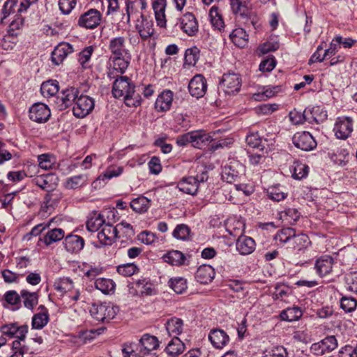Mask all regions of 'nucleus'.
<instances>
[{
    "label": "nucleus",
    "instance_id": "f257e3e1",
    "mask_svg": "<svg viewBox=\"0 0 357 357\" xmlns=\"http://www.w3.org/2000/svg\"><path fill=\"white\" fill-rule=\"evenodd\" d=\"M108 49L111 53L108 77L114 78V72L119 75L125 73L130 64L131 55L129 50L126 49V38L123 36L112 38L109 40Z\"/></svg>",
    "mask_w": 357,
    "mask_h": 357
},
{
    "label": "nucleus",
    "instance_id": "f03ea898",
    "mask_svg": "<svg viewBox=\"0 0 357 357\" xmlns=\"http://www.w3.org/2000/svg\"><path fill=\"white\" fill-rule=\"evenodd\" d=\"M119 311L117 305L110 302L93 304L90 310L91 316L98 321H109L113 319Z\"/></svg>",
    "mask_w": 357,
    "mask_h": 357
},
{
    "label": "nucleus",
    "instance_id": "7ed1b4c3",
    "mask_svg": "<svg viewBox=\"0 0 357 357\" xmlns=\"http://www.w3.org/2000/svg\"><path fill=\"white\" fill-rule=\"evenodd\" d=\"M244 173V166L238 161L233 160L222 169V178L227 183H231L237 181Z\"/></svg>",
    "mask_w": 357,
    "mask_h": 357
},
{
    "label": "nucleus",
    "instance_id": "20e7f679",
    "mask_svg": "<svg viewBox=\"0 0 357 357\" xmlns=\"http://www.w3.org/2000/svg\"><path fill=\"white\" fill-rule=\"evenodd\" d=\"M94 100L84 95L79 96L74 104L73 111L75 116L79 118L85 117L94 108Z\"/></svg>",
    "mask_w": 357,
    "mask_h": 357
},
{
    "label": "nucleus",
    "instance_id": "39448f33",
    "mask_svg": "<svg viewBox=\"0 0 357 357\" xmlns=\"http://www.w3.org/2000/svg\"><path fill=\"white\" fill-rule=\"evenodd\" d=\"M337 341L335 336H328L324 340L311 345L310 351L316 356H323L335 349Z\"/></svg>",
    "mask_w": 357,
    "mask_h": 357
},
{
    "label": "nucleus",
    "instance_id": "423d86ee",
    "mask_svg": "<svg viewBox=\"0 0 357 357\" xmlns=\"http://www.w3.org/2000/svg\"><path fill=\"white\" fill-rule=\"evenodd\" d=\"M241 82V77L239 74L228 73L223 75L221 86L226 93L234 94L239 91Z\"/></svg>",
    "mask_w": 357,
    "mask_h": 357
},
{
    "label": "nucleus",
    "instance_id": "0eeeda50",
    "mask_svg": "<svg viewBox=\"0 0 357 357\" xmlns=\"http://www.w3.org/2000/svg\"><path fill=\"white\" fill-rule=\"evenodd\" d=\"M296 147L305 151H309L317 146V142L309 132H296L292 138Z\"/></svg>",
    "mask_w": 357,
    "mask_h": 357
},
{
    "label": "nucleus",
    "instance_id": "6e6552de",
    "mask_svg": "<svg viewBox=\"0 0 357 357\" xmlns=\"http://www.w3.org/2000/svg\"><path fill=\"white\" fill-rule=\"evenodd\" d=\"M338 139H346L353 132V120L350 117L337 118L333 128Z\"/></svg>",
    "mask_w": 357,
    "mask_h": 357
},
{
    "label": "nucleus",
    "instance_id": "1a4fd4ad",
    "mask_svg": "<svg viewBox=\"0 0 357 357\" xmlns=\"http://www.w3.org/2000/svg\"><path fill=\"white\" fill-rule=\"evenodd\" d=\"M114 72V73H115ZM115 81L113 84L112 93L116 98L125 97L126 93H130V89L133 87L128 77L114 74Z\"/></svg>",
    "mask_w": 357,
    "mask_h": 357
},
{
    "label": "nucleus",
    "instance_id": "9d476101",
    "mask_svg": "<svg viewBox=\"0 0 357 357\" xmlns=\"http://www.w3.org/2000/svg\"><path fill=\"white\" fill-rule=\"evenodd\" d=\"M50 109L44 103H35L29 109V118L35 122L45 123L50 119Z\"/></svg>",
    "mask_w": 357,
    "mask_h": 357
},
{
    "label": "nucleus",
    "instance_id": "9b49d317",
    "mask_svg": "<svg viewBox=\"0 0 357 357\" xmlns=\"http://www.w3.org/2000/svg\"><path fill=\"white\" fill-rule=\"evenodd\" d=\"M101 21V13L96 9H90L82 14L78 21L80 26L86 29H94Z\"/></svg>",
    "mask_w": 357,
    "mask_h": 357
},
{
    "label": "nucleus",
    "instance_id": "f8f14e48",
    "mask_svg": "<svg viewBox=\"0 0 357 357\" xmlns=\"http://www.w3.org/2000/svg\"><path fill=\"white\" fill-rule=\"evenodd\" d=\"M179 27L184 33L190 36H195L198 31V22L195 15L191 13L184 14L179 19Z\"/></svg>",
    "mask_w": 357,
    "mask_h": 357
},
{
    "label": "nucleus",
    "instance_id": "ddd939ff",
    "mask_svg": "<svg viewBox=\"0 0 357 357\" xmlns=\"http://www.w3.org/2000/svg\"><path fill=\"white\" fill-rule=\"evenodd\" d=\"M207 89L206 79L202 75H196L192 77L188 84L190 93L197 98L204 96Z\"/></svg>",
    "mask_w": 357,
    "mask_h": 357
},
{
    "label": "nucleus",
    "instance_id": "4468645a",
    "mask_svg": "<svg viewBox=\"0 0 357 357\" xmlns=\"http://www.w3.org/2000/svg\"><path fill=\"white\" fill-rule=\"evenodd\" d=\"M74 52L73 47L68 43H61L52 52V61L56 66L62 63L64 59Z\"/></svg>",
    "mask_w": 357,
    "mask_h": 357
},
{
    "label": "nucleus",
    "instance_id": "2eb2a0df",
    "mask_svg": "<svg viewBox=\"0 0 357 357\" xmlns=\"http://www.w3.org/2000/svg\"><path fill=\"white\" fill-rule=\"evenodd\" d=\"M135 29L143 40L152 37L155 32L153 21L149 20L142 15L137 20Z\"/></svg>",
    "mask_w": 357,
    "mask_h": 357
},
{
    "label": "nucleus",
    "instance_id": "dca6fc26",
    "mask_svg": "<svg viewBox=\"0 0 357 357\" xmlns=\"http://www.w3.org/2000/svg\"><path fill=\"white\" fill-rule=\"evenodd\" d=\"M117 232L116 227H113L111 224L106 223L98 234V238L102 245H110L116 238Z\"/></svg>",
    "mask_w": 357,
    "mask_h": 357
},
{
    "label": "nucleus",
    "instance_id": "f3484780",
    "mask_svg": "<svg viewBox=\"0 0 357 357\" xmlns=\"http://www.w3.org/2000/svg\"><path fill=\"white\" fill-rule=\"evenodd\" d=\"M208 340L215 348L220 349L228 344L229 337L223 330L213 329L208 335Z\"/></svg>",
    "mask_w": 357,
    "mask_h": 357
},
{
    "label": "nucleus",
    "instance_id": "a211bd4d",
    "mask_svg": "<svg viewBox=\"0 0 357 357\" xmlns=\"http://www.w3.org/2000/svg\"><path fill=\"white\" fill-rule=\"evenodd\" d=\"M63 244L68 252L77 253L83 249L84 246V240L79 236L70 234L66 236Z\"/></svg>",
    "mask_w": 357,
    "mask_h": 357
},
{
    "label": "nucleus",
    "instance_id": "6ab92c4d",
    "mask_svg": "<svg viewBox=\"0 0 357 357\" xmlns=\"http://www.w3.org/2000/svg\"><path fill=\"white\" fill-rule=\"evenodd\" d=\"M333 259L328 255H324L319 257L315 263V269L317 273L321 277L327 275L333 269Z\"/></svg>",
    "mask_w": 357,
    "mask_h": 357
},
{
    "label": "nucleus",
    "instance_id": "aec40b11",
    "mask_svg": "<svg viewBox=\"0 0 357 357\" xmlns=\"http://www.w3.org/2000/svg\"><path fill=\"white\" fill-rule=\"evenodd\" d=\"M236 247L241 255H250L255 250V242L249 236H241L236 241Z\"/></svg>",
    "mask_w": 357,
    "mask_h": 357
},
{
    "label": "nucleus",
    "instance_id": "412c9836",
    "mask_svg": "<svg viewBox=\"0 0 357 357\" xmlns=\"http://www.w3.org/2000/svg\"><path fill=\"white\" fill-rule=\"evenodd\" d=\"M215 274L211 266L203 264L197 268L195 278L201 284H208L213 280Z\"/></svg>",
    "mask_w": 357,
    "mask_h": 357
},
{
    "label": "nucleus",
    "instance_id": "4be33fe9",
    "mask_svg": "<svg viewBox=\"0 0 357 357\" xmlns=\"http://www.w3.org/2000/svg\"><path fill=\"white\" fill-rule=\"evenodd\" d=\"M179 190L192 195H195L198 190V178L195 177H188L183 178L178 183Z\"/></svg>",
    "mask_w": 357,
    "mask_h": 357
},
{
    "label": "nucleus",
    "instance_id": "5701e85b",
    "mask_svg": "<svg viewBox=\"0 0 357 357\" xmlns=\"http://www.w3.org/2000/svg\"><path fill=\"white\" fill-rule=\"evenodd\" d=\"M192 139L191 145L197 149H202L208 143L213 140V135L210 133H206L202 130H195L192 132Z\"/></svg>",
    "mask_w": 357,
    "mask_h": 357
},
{
    "label": "nucleus",
    "instance_id": "b1692460",
    "mask_svg": "<svg viewBox=\"0 0 357 357\" xmlns=\"http://www.w3.org/2000/svg\"><path fill=\"white\" fill-rule=\"evenodd\" d=\"M173 100V93L169 91H164L156 99L155 108L161 112H165L170 109Z\"/></svg>",
    "mask_w": 357,
    "mask_h": 357
},
{
    "label": "nucleus",
    "instance_id": "393cba45",
    "mask_svg": "<svg viewBox=\"0 0 357 357\" xmlns=\"http://www.w3.org/2000/svg\"><path fill=\"white\" fill-rule=\"evenodd\" d=\"M38 310L40 311L33 315L31 321L32 328L42 329L49 321V314L47 310L43 305H40Z\"/></svg>",
    "mask_w": 357,
    "mask_h": 357
},
{
    "label": "nucleus",
    "instance_id": "a878e982",
    "mask_svg": "<svg viewBox=\"0 0 357 357\" xmlns=\"http://www.w3.org/2000/svg\"><path fill=\"white\" fill-rule=\"evenodd\" d=\"M105 220L103 215L96 211H93L89 214L86 221V229L91 232H96L103 225H105Z\"/></svg>",
    "mask_w": 357,
    "mask_h": 357
},
{
    "label": "nucleus",
    "instance_id": "bb28decb",
    "mask_svg": "<svg viewBox=\"0 0 357 357\" xmlns=\"http://www.w3.org/2000/svg\"><path fill=\"white\" fill-rule=\"evenodd\" d=\"M165 328L169 336H172L173 338H178V336L183 330V322L179 318L173 317L167 321Z\"/></svg>",
    "mask_w": 357,
    "mask_h": 357
},
{
    "label": "nucleus",
    "instance_id": "cd10ccee",
    "mask_svg": "<svg viewBox=\"0 0 357 357\" xmlns=\"http://www.w3.org/2000/svg\"><path fill=\"white\" fill-rule=\"evenodd\" d=\"M165 262L172 266H183L185 264V255L178 250H171L162 256Z\"/></svg>",
    "mask_w": 357,
    "mask_h": 357
},
{
    "label": "nucleus",
    "instance_id": "c85d7f7f",
    "mask_svg": "<svg viewBox=\"0 0 357 357\" xmlns=\"http://www.w3.org/2000/svg\"><path fill=\"white\" fill-rule=\"evenodd\" d=\"M88 182V175L82 174L68 178L65 183L64 187L66 189H77L85 186Z\"/></svg>",
    "mask_w": 357,
    "mask_h": 357
},
{
    "label": "nucleus",
    "instance_id": "c756f323",
    "mask_svg": "<svg viewBox=\"0 0 357 357\" xmlns=\"http://www.w3.org/2000/svg\"><path fill=\"white\" fill-rule=\"evenodd\" d=\"M78 95L79 91L75 87H70L63 90L60 98L64 107L66 108L71 106L73 103L75 104L79 97Z\"/></svg>",
    "mask_w": 357,
    "mask_h": 357
},
{
    "label": "nucleus",
    "instance_id": "7c9ffc66",
    "mask_svg": "<svg viewBox=\"0 0 357 357\" xmlns=\"http://www.w3.org/2000/svg\"><path fill=\"white\" fill-rule=\"evenodd\" d=\"M185 350V344L179 338H172L165 348L167 354L176 357L182 354Z\"/></svg>",
    "mask_w": 357,
    "mask_h": 357
},
{
    "label": "nucleus",
    "instance_id": "2f4dec72",
    "mask_svg": "<svg viewBox=\"0 0 357 357\" xmlns=\"http://www.w3.org/2000/svg\"><path fill=\"white\" fill-rule=\"evenodd\" d=\"M64 235L65 232L62 229L55 228L49 230L40 240L48 246L63 239Z\"/></svg>",
    "mask_w": 357,
    "mask_h": 357
},
{
    "label": "nucleus",
    "instance_id": "473e14b6",
    "mask_svg": "<svg viewBox=\"0 0 357 357\" xmlns=\"http://www.w3.org/2000/svg\"><path fill=\"white\" fill-rule=\"evenodd\" d=\"M291 243L293 249L298 251H304L311 245V241L306 234H300L296 235L295 231Z\"/></svg>",
    "mask_w": 357,
    "mask_h": 357
},
{
    "label": "nucleus",
    "instance_id": "72a5a7b5",
    "mask_svg": "<svg viewBox=\"0 0 357 357\" xmlns=\"http://www.w3.org/2000/svg\"><path fill=\"white\" fill-rule=\"evenodd\" d=\"M233 43L239 47H244L248 43V34L242 28L234 29L229 35Z\"/></svg>",
    "mask_w": 357,
    "mask_h": 357
},
{
    "label": "nucleus",
    "instance_id": "f704fd0d",
    "mask_svg": "<svg viewBox=\"0 0 357 357\" xmlns=\"http://www.w3.org/2000/svg\"><path fill=\"white\" fill-rule=\"evenodd\" d=\"M59 86L56 80L44 82L40 86L42 95L45 98L54 96L59 92Z\"/></svg>",
    "mask_w": 357,
    "mask_h": 357
},
{
    "label": "nucleus",
    "instance_id": "c9c22d12",
    "mask_svg": "<svg viewBox=\"0 0 357 357\" xmlns=\"http://www.w3.org/2000/svg\"><path fill=\"white\" fill-rule=\"evenodd\" d=\"M153 9L155 13V20L158 26L160 27H165L166 26V17H165V5L162 1H155L153 3Z\"/></svg>",
    "mask_w": 357,
    "mask_h": 357
},
{
    "label": "nucleus",
    "instance_id": "e433bc0d",
    "mask_svg": "<svg viewBox=\"0 0 357 357\" xmlns=\"http://www.w3.org/2000/svg\"><path fill=\"white\" fill-rule=\"evenodd\" d=\"M115 286L114 282L111 279L98 278L95 282L96 288L105 294H113Z\"/></svg>",
    "mask_w": 357,
    "mask_h": 357
},
{
    "label": "nucleus",
    "instance_id": "4c0bfd02",
    "mask_svg": "<svg viewBox=\"0 0 357 357\" xmlns=\"http://www.w3.org/2000/svg\"><path fill=\"white\" fill-rule=\"evenodd\" d=\"M295 229L291 227L283 228L278 231L275 235L274 239L277 243L285 244L288 242L291 243L294 236Z\"/></svg>",
    "mask_w": 357,
    "mask_h": 357
},
{
    "label": "nucleus",
    "instance_id": "58836bf2",
    "mask_svg": "<svg viewBox=\"0 0 357 357\" xmlns=\"http://www.w3.org/2000/svg\"><path fill=\"white\" fill-rule=\"evenodd\" d=\"M292 176L295 179H302L307 176L309 167L305 164L298 161H295L290 169Z\"/></svg>",
    "mask_w": 357,
    "mask_h": 357
},
{
    "label": "nucleus",
    "instance_id": "ea45409f",
    "mask_svg": "<svg viewBox=\"0 0 357 357\" xmlns=\"http://www.w3.org/2000/svg\"><path fill=\"white\" fill-rule=\"evenodd\" d=\"M123 167L116 165L109 166L105 172L98 176L96 182L98 181H105L106 180H109L114 177H117L123 173ZM94 183H96V181Z\"/></svg>",
    "mask_w": 357,
    "mask_h": 357
},
{
    "label": "nucleus",
    "instance_id": "a19ab883",
    "mask_svg": "<svg viewBox=\"0 0 357 357\" xmlns=\"http://www.w3.org/2000/svg\"><path fill=\"white\" fill-rule=\"evenodd\" d=\"M309 116L312 122L320 123L324 122L328 117L327 112L320 106L313 107L309 112Z\"/></svg>",
    "mask_w": 357,
    "mask_h": 357
},
{
    "label": "nucleus",
    "instance_id": "79ce46f5",
    "mask_svg": "<svg viewBox=\"0 0 357 357\" xmlns=\"http://www.w3.org/2000/svg\"><path fill=\"white\" fill-rule=\"evenodd\" d=\"M303 312L298 307H289L280 313V317L282 320L287 321H294L298 320L302 317Z\"/></svg>",
    "mask_w": 357,
    "mask_h": 357
},
{
    "label": "nucleus",
    "instance_id": "37998d69",
    "mask_svg": "<svg viewBox=\"0 0 357 357\" xmlns=\"http://www.w3.org/2000/svg\"><path fill=\"white\" fill-rule=\"evenodd\" d=\"M21 297L23 300L24 305L28 308L33 310L38 304V295L36 292H29L26 290L21 291Z\"/></svg>",
    "mask_w": 357,
    "mask_h": 357
},
{
    "label": "nucleus",
    "instance_id": "c03bdc74",
    "mask_svg": "<svg viewBox=\"0 0 357 357\" xmlns=\"http://www.w3.org/2000/svg\"><path fill=\"white\" fill-rule=\"evenodd\" d=\"M209 17L212 26L220 31L225 26V23L222 17L218 10V7L213 6L211 8L209 11Z\"/></svg>",
    "mask_w": 357,
    "mask_h": 357
},
{
    "label": "nucleus",
    "instance_id": "a18cd8bd",
    "mask_svg": "<svg viewBox=\"0 0 357 357\" xmlns=\"http://www.w3.org/2000/svg\"><path fill=\"white\" fill-rule=\"evenodd\" d=\"M149 206L150 200L143 196L134 199L130 202V207L138 213L146 211Z\"/></svg>",
    "mask_w": 357,
    "mask_h": 357
},
{
    "label": "nucleus",
    "instance_id": "49530a36",
    "mask_svg": "<svg viewBox=\"0 0 357 357\" xmlns=\"http://www.w3.org/2000/svg\"><path fill=\"white\" fill-rule=\"evenodd\" d=\"M169 285L176 294H183L187 289V280L182 277L173 278L169 280Z\"/></svg>",
    "mask_w": 357,
    "mask_h": 357
},
{
    "label": "nucleus",
    "instance_id": "de8ad7c7",
    "mask_svg": "<svg viewBox=\"0 0 357 357\" xmlns=\"http://www.w3.org/2000/svg\"><path fill=\"white\" fill-rule=\"evenodd\" d=\"M289 116L291 122L295 125L301 124L305 121L312 123L309 114L306 111L301 112L294 109L289 112Z\"/></svg>",
    "mask_w": 357,
    "mask_h": 357
},
{
    "label": "nucleus",
    "instance_id": "09e8293b",
    "mask_svg": "<svg viewBox=\"0 0 357 357\" xmlns=\"http://www.w3.org/2000/svg\"><path fill=\"white\" fill-rule=\"evenodd\" d=\"M39 167L45 170L50 169L56 163L55 158L50 154H41L38 156Z\"/></svg>",
    "mask_w": 357,
    "mask_h": 357
},
{
    "label": "nucleus",
    "instance_id": "8fccbe9b",
    "mask_svg": "<svg viewBox=\"0 0 357 357\" xmlns=\"http://www.w3.org/2000/svg\"><path fill=\"white\" fill-rule=\"evenodd\" d=\"M345 287L348 291L357 294V271H351L344 276Z\"/></svg>",
    "mask_w": 357,
    "mask_h": 357
},
{
    "label": "nucleus",
    "instance_id": "3c124183",
    "mask_svg": "<svg viewBox=\"0 0 357 357\" xmlns=\"http://www.w3.org/2000/svg\"><path fill=\"white\" fill-rule=\"evenodd\" d=\"M199 57V50L197 47H192L186 50L185 53V65L194 66Z\"/></svg>",
    "mask_w": 357,
    "mask_h": 357
},
{
    "label": "nucleus",
    "instance_id": "603ef678",
    "mask_svg": "<svg viewBox=\"0 0 357 357\" xmlns=\"http://www.w3.org/2000/svg\"><path fill=\"white\" fill-rule=\"evenodd\" d=\"M93 50L94 49L92 46H88L79 54L78 61L83 68L90 67V60Z\"/></svg>",
    "mask_w": 357,
    "mask_h": 357
},
{
    "label": "nucleus",
    "instance_id": "864d4df0",
    "mask_svg": "<svg viewBox=\"0 0 357 357\" xmlns=\"http://www.w3.org/2000/svg\"><path fill=\"white\" fill-rule=\"evenodd\" d=\"M28 328L27 325L17 326L14 337L17 338V340L13 342V349H18L21 347V341L24 340L28 333Z\"/></svg>",
    "mask_w": 357,
    "mask_h": 357
},
{
    "label": "nucleus",
    "instance_id": "5fc2aeb1",
    "mask_svg": "<svg viewBox=\"0 0 357 357\" xmlns=\"http://www.w3.org/2000/svg\"><path fill=\"white\" fill-rule=\"evenodd\" d=\"M287 351L284 347L275 346L266 349L263 357H287Z\"/></svg>",
    "mask_w": 357,
    "mask_h": 357
},
{
    "label": "nucleus",
    "instance_id": "6e6d98bb",
    "mask_svg": "<svg viewBox=\"0 0 357 357\" xmlns=\"http://www.w3.org/2000/svg\"><path fill=\"white\" fill-rule=\"evenodd\" d=\"M125 103L128 107H137L140 105L142 98L139 93H136L134 86L130 89V93H126L123 98Z\"/></svg>",
    "mask_w": 357,
    "mask_h": 357
},
{
    "label": "nucleus",
    "instance_id": "4d7b16f0",
    "mask_svg": "<svg viewBox=\"0 0 357 357\" xmlns=\"http://www.w3.org/2000/svg\"><path fill=\"white\" fill-rule=\"evenodd\" d=\"M190 234V228L186 225L181 224L175 227L172 235L177 239L185 241L188 238Z\"/></svg>",
    "mask_w": 357,
    "mask_h": 357
},
{
    "label": "nucleus",
    "instance_id": "13d9d810",
    "mask_svg": "<svg viewBox=\"0 0 357 357\" xmlns=\"http://www.w3.org/2000/svg\"><path fill=\"white\" fill-rule=\"evenodd\" d=\"M122 353L123 357H142L136 343L124 344Z\"/></svg>",
    "mask_w": 357,
    "mask_h": 357
},
{
    "label": "nucleus",
    "instance_id": "bf43d9fd",
    "mask_svg": "<svg viewBox=\"0 0 357 357\" xmlns=\"http://www.w3.org/2000/svg\"><path fill=\"white\" fill-rule=\"evenodd\" d=\"M232 11L236 14L243 15L248 10L247 0H230Z\"/></svg>",
    "mask_w": 357,
    "mask_h": 357
},
{
    "label": "nucleus",
    "instance_id": "052dcab7",
    "mask_svg": "<svg viewBox=\"0 0 357 357\" xmlns=\"http://www.w3.org/2000/svg\"><path fill=\"white\" fill-rule=\"evenodd\" d=\"M340 305L346 312H351L356 308L357 301L351 296H342L340 299Z\"/></svg>",
    "mask_w": 357,
    "mask_h": 357
},
{
    "label": "nucleus",
    "instance_id": "680f3d73",
    "mask_svg": "<svg viewBox=\"0 0 357 357\" xmlns=\"http://www.w3.org/2000/svg\"><path fill=\"white\" fill-rule=\"evenodd\" d=\"M247 144L254 149H259L263 150L264 146L262 144V139L257 133H251L246 137L245 139Z\"/></svg>",
    "mask_w": 357,
    "mask_h": 357
},
{
    "label": "nucleus",
    "instance_id": "e2e57ef3",
    "mask_svg": "<svg viewBox=\"0 0 357 357\" xmlns=\"http://www.w3.org/2000/svg\"><path fill=\"white\" fill-rule=\"evenodd\" d=\"M73 281L68 278H63L54 284L55 289L60 292H66L73 289Z\"/></svg>",
    "mask_w": 357,
    "mask_h": 357
},
{
    "label": "nucleus",
    "instance_id": "0e129e2a",
    "mask_svg": "<svg viewBox=\"0 0 357 357\" xmlns=\"http://www.w3.org/2000/svg\"><path fill=\"white\" fill-rule=\"evenodd\" d=\"M137 271V266L132 263L120 265L117 267V272L125 277H130Z\"/></svg>",
    "mask_w": 357,
    "mask_h": 357
},
{
    "label": "nucleus",
    "instance_id": "69168bd1",
    "mask_svg": "<svg viewBox=\"0 0 357 357\" xmlns=\"http://www.w3.org/2000/svg\"><path fill=\"white\" fill-rule=\"evenodd\" d=\"M53 176L51 174H45L38 176L34 179L35 183L43 190H50L51 188L50 181H52Z\"/></svg>",
    "mask_w": 357,
    "mask_h": 357
},
{
    "label": "nucleus",
    "instance_id": "338daca9",
    "mask_svg": "<svg viewBox=\"0 0 357 357\" xmlns=\"http://www.w3.org/2000/svg\"><path fill=\"white\" fill-rule=\"evenodd\" d=\"M24 25V19L19 15L15 16L14 20L9 24L8 31L10 35H17V31L20 30Z\"/></svg>",
    "mask_w": 357,
    "mask_h": 357
},
{
    "label": "nucleus",
    "instance_id": "774afa93",
    "mask_svg": "<svg viewBox=\"0 0 357 357\" xmlns=\"http://www.w3.org/2000/svg\"><path fill=\"white\" fill-rule=\"evenodd\" d=\"M17 5V0H7L2 8L3 17L1 19V22L4 23L5 19L11 13L15 12V8Z\"/></svg>",
    "mask_w": 357,
    "mask_h": 357
}]
</instances>
